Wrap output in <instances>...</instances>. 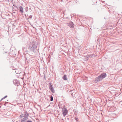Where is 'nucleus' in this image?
I'll return each instance as SVG.
<instances>
[{
    "label": "nucleus",
    "instance_id": "obj_1",
    "mask_svg": "<svg viewBox=\"0 0 122 122\" xmlns=\"http://www.w3.org/2000/svg\"><path fill=\"white\" fill-rule=\"evenodd\" d=\"M107 75L105 73L102 74L100 75L95 78L94 81L95 82L97 83L100 81L105 77Z\"/></svg>",
    "mask_w": 122,
    "mask_h": 122
},
{
    "label": "nucleus",
    "instance_id": "obj_2",
    "mask_svg": "<svg viewBox=\"0 0 122 122\" xmlns=\"http://www.w3.org/2000/svg\"><path fill=\"white\" fill-rule=\"evenodd\" d=\"M28 116V114L26 113H25L24 114H22L20 116V118H22V117H24L22 119L21 122H25L27 121V117Z\"/></svg>",
    "mask_w": 122,
    "mask_h": 122
},
{
    "label": "nucleus",
    "instance_id": "obj_3",
    "mask_svg": "<svg viewBox=\"0 0 122 122\" xmlns=\"http://www.w3.org/2000/svg\"><path fill=\"white\" fill-rule=\"evenodd\" d=\"M68 112V110L66 108L63 107L62 108V113L64 117H65Z\"/></svg>",
    "mask_w": 122,
    "mask_h": 122
},
{
    "label": "nucleus",
    "instance_id": "obj_4",
    "mask_svg": "<svg viewBox=\"0 0 122 122\" xmlns=\"http://www.w3.org/2000/svg\"><path fill=\"white\" fill-rule=\"evenodd\" d=\"M31 50L34 52L37 51V46L36 44L34 43L33 45L31 47Z\"/></svg>",
    "mask_w": 122,
    "mask_h": 122
},
{
    "label": "nucleus",
    "instance_id": "obj_5",
    "mask_svg": "<svg viewBox=\"0 0 122 122\" xmlns=\"http://www.w3.org/2000/svg\"><path fill=\"white\" fill-rule=\"evenodd\" d=\"M49 85L50 86H49V88L50 90L52 93H54L55 92V91L53 88L52 85L51 83H49Z\"/></svg>",
    "mask_w": 122,
    "mask_h": 122
},
{
    "label": "nucleus",
    "instance_id": "obj_6",
    "mask_svg": "<svg viewBox=\"0 0 122 122\" xmlns=\"http://www.w3.org/2000/svg\"><path fill=\"white\" fill-rule=\"evenodd\" d=\"M67 25L68 26L71 28L74 27V25L73 23L71 21L70 22L68 23H67Z\"/></svg>",
    "mask_w": 122,
    "mask_h": 122
},
{
    "label": "nucleus",
    "instance_id": "obj_7",
    "mask_svg": "<svg viewBox=\"0 0 122 122\" xmlns=\"http://www.w3.org/2000/svg\"><path fill=\"white\" fill-rule=\"evenodd\" d=\"M19 11L21 13H23V8L21 6L19 7Z\"/></svg>",
    "mask_w": 122,
    "mask_h": 122
},
{
    "label": "nucleus",
    "instance_id": "obj_8",
    "mask_svg": "<svg viewBox=\"0 0 122 122\" xmlns=\"http://www.w3.org/2000/svg\"><path fill=\"white\" fill-rule=\"evenodd\" d=\"M62 78L63 80H65L66 81L67 80V76L65 75H64L63 76Z\"/></svg>",
    "mask_w": 122,
    "mask_h": 122
},
{
    "label": "nucleus",
    "instance_id": "obj_9",
    "mask_svg": "<svg viewBox=\"0 0 122 122\" xmlns=\"http://www.w3.org/2000/svg\"><path fill=\"white\" fill-rule=\"evenodd\" d=\"M50 101H52L53 100V97L52 96H51L50 97Z\"/></svg>",
    "mask_w": 122,
    "mask_h": 122
},
{
    "label": "nucleus",
    "instance_id": "obj_10",
    "mask_svg": "<svg viewBox=\"0 0 122 122\" xmlns=\"http://www.w3.org/2000/svg\"><path fill=\"white\" fill-rule=\"evenodd\" d=\"M7 97V96H6L5 97H3V98H2L1 99V100H3V99H4L6 97Z\"/></svg>",
    "mask_w": 122,
    "mask_h": 122
},
{
    "label": "nucleus",
    "instance_id": "obj_11",
    "mask_svg": "<svg viewBox=\"0 0 122 122\" xmlns=\"http://www.w3.org/2000/svg\"><path fill=\"white\" fill-rule=\"evenodd\" d=\"M78 119V118H75V120L76 121H77Z\"/></svg>",
    "mask_w": 122,
    "mask_h": 122
},
{
    "label": "nucleus",
    "instance_id": "obj_12",
    "mask_svg": "<svg viewBox=\"0 0 122 122\" xmlns=\"http://www.w3.org/2000/svg\"><path fill=\"white\" fill-rule=\"evenodd\" d=\"M27 122H30V121H27Z\"/></svg>",
    "mask_w": 122,
    "mask_h": 122
},
{
    "label": "nucleus",
    "instance_id": "obj_13",
    "mask_svg": "<svg viewBox=\"0 0 122 122\" xmlns=\"http://www.w3.org/2000/svg\"><path fill=\"white\" fill-rule=\"evenodd\" d=\"M31 17H32V16H31Z\"/></svg>",
    "mask_w": 122,
    "mask_h": 122
},
{
    "label": "nucleus",
    "instance_id": "obj_14",
    "mask_svg": "<svg viewBox=\"0 0 122 122\" xmlns=\"http://www.w3.org/2000/svg\"><path fill=\"white\" fill-rule=\"evenodd\" d=\"M31 122H32L31 121Z\"/></svg>",
    "mask_w": 122,
    "mask_h": 122
}]
</instances>
